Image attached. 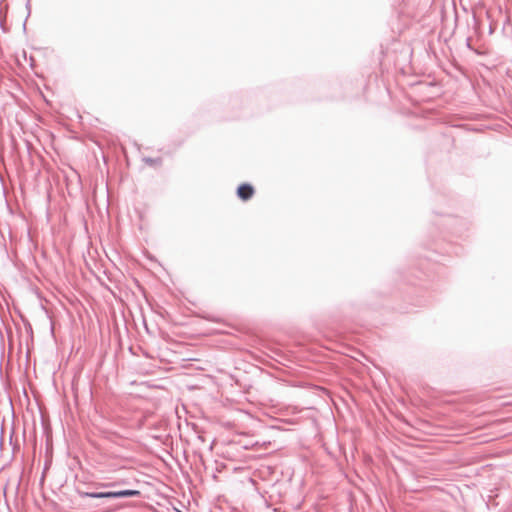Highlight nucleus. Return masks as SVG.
Segmentation results:
<instances>
[{"mask_svg":"<svg viewBox=\"0 0 512 512\" xmlns=\"http://www.w3.org/2000/svg\"><path fill=\"white\" fill-rule=\"evenodd\" d=\"M81 497H89V498H125V497H134L140 495V491L125 489L119 491H106V492H83L80 494Z\"/></svg>","mask_w":512,"mask_h":512,"instance_id":"nucleus-1","label":"nucleus"},{"mask_svg":"<svg viewBox=\"0 0 512 512\" xmlns=\"http://www.w3.org/2000/svg\"><path fill=\"white\" fill-rule=\"evenodd\" d=\"M253 194L254 188L248 183L241 184L237 189V196L244 201L249 200Z\"/></svg>","mask_w":512,"mask_h":512,"instance_id":"nucleus-2","label":"nucleus"},{"mask_svg":"<svg viewBox=\"0 0 512 512\" xmlns=\"http://www.w3.org/2000/svg\"><path fill=\"white\" fill-rule=\"evenodd\" d=\"M146 162L150 163V164H153L155 162L154 159H151V158H147L146 159Z\"/></svg>","mask_w":512,"mask_h":512,"instance_id":"nucleus-3","label":"nucleus"},{"mask_svg":"<svg viewBox=\"0 0 512 512\" xmlns=\"http://www.w3.org/2000/svg\"><path fill=\"white\" fill-rule=\"evenodd\" d=\"M103 486L104 487H109V486H114V484L113 483H107V484H104Z\"/></svg>","mask_w":512,"mask_h":512,"instance_id":"nucleus-4","label":"nucleus"}]
</instances>
